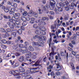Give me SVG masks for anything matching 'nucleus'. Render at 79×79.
Returning a JSON list of instances; mask_svg holds the SVG:
<instances>
[{"mask_svg": "<svg viewBox=\"0 0 79 79\" xmlns=\"http://www.w3.org/2000/svg\"><path fill=\"white\" fill-rule=\"evenodd\" d=\"M18 23V21L16 22V23L17 24V27L18 28H19V27H21V25L19 23Z\"/></svg>", "mask_w": 79, "mask_h": 79, "instance_id": "32", "label": "nucleus"}, {"mask_svg": "<svg viewBox=\"0 0 79 79\" xmlns=\"http://www.w3.org/2000/svg\"><path fill=\"white\" fill-rule=\"evenodd\" d=\"M11 31V30L10 29H6L5 31V32L6 33H8V32H10Z\"/></svg>", "mask_w": 79, "mask_h": 79, "instance_id": "31", "label": "nucleus"}, {"mask_svg": "<svg viewBox=\"0 0 79 79\" xmlns=\"http://www.w3.org/2000/svg\"><path fill=\"white\" fill-rule=\"evenodd\" d=\"M33 45H39V46H42V43L41 41L38 42L37 43L33 42Z\"/></svg>", "mask_w": 79, "mask_h": 79, "instance_id": "6", "label": "nucleus"}, {"mask_svg": "<svg viewBox=\"0 0 79 79\" xmlns=\"http://www.w3.org/2000/svg\"><path fill=\"white\" fill-rule=\"evenodd\" d=\"M19 70L20 71L21 73H23V72H24V68H23L22 67H19Z\"/></svg>", "mask_w": 79, "mask_h": 79, "instance_id": "16", "label": "nucleus"}, {"mask_svg": "<svg viewBox=\"0 0 79 79\" xmlns=\"http://www.w3.org/2000/svg\"><path fill=\"white\" fill-rule=\"evenodd\" d=\"M19 66V63L18 62H16L15 65H13L12 66V68H16V67H18Z\"/></svg>", "mask_w": 79, "mask_h": 79, "instance_id": "17", "label": "nucleus"}, {"mask_svg": "<svg viewBox=\"0 0 79 79\" xmlns=\"http://www.w3.org/2000/svg\"><path fill=\"white\" fill-rule=\"evenodd\" d=\"M4 11H5L6 13H8V11H9V10L7 8H5L4 9Z\"/></svg>", "mask_w": 79, "mask_h": 79, "instance_id": "53", "label": "nucleus"}, {"mask_svg": "<svg viewBox=\"0 0 79 79\" xmlns=\"http://www.w3.org/2000/svg\"><path fill=\"white\" fill-rule=\"evenodd\" d=\"M70 65L71 66H72V68L73 69H75V68H74V64L73 63H71L70 64Z\"/></svg>", "mask_w": 79, "mask_h": 79, "instance_id": "35", "label": "nucleus"}, {"mask_svg": "<svg viewBox=\"0 0 79 79\" xmlns=\"http://www.w3.org/2000/svg\"><path fill=\"white\" fill-rule=\"evenodd\" d=\"M24 60V56H21L19 58V62L21 63V62H23Z\"/></svg>", "mask_w": 79, "mask_h": 79, "instance_id": "8", "label": "nucleus"}, {"mask_svg": "<svg viewBox=\"0 0 79 79\" xmlns=\"http://www.w3.org/2000/svg\"><path fill=\"white\" fill-rule=\"evenodd\" d=\"M57 68L58 69V71H60L61 69V67L60 66V65H59L57 66Z\"/></svg>", "mask_w": 79, "mask_h": 79, "instance_id": "41", "label": "nucleus"}, {"mask_svg": "<svg viewBox=\"0 0 79 79\" xmlns=\"http://www.w3.org/2000/svg\"><path fill=\"white\" fill-rule=\"evenodd\" d=\"M72 53L73 55L74 56H76V52H74V51H73L72 52Z\"/></svg>", "mask_w": 79, "mask_h": 79, "instance_id": "62", "label": "nucleus"}, {"mask_svg": "<svg viewBox=\"0 0 79 79\" xmlns=\"http://www.w3.org/2000/svg\"><path fill=\"white\" fill-rule=\"evenodd\" d=\"M22 53H27V50H22Z\"/></svg>", "mask_w": 79, "mask_h": 79, "instance_id": "47", "label": "nucleus"}, {"mask_svg": "<svg viewBox=\"0 0 79 79\" xmlns=\"http://www.w3.org/2000/svg\"><path fill=\"white\" fill-rule=\"evenodd\" d=\"M12 19L13 21H16H16H16V20H17V19H16V18L15 17H12Z\"/></svg>", "mask_w": 79, "mask_h": 79, "instance_id": "44", "label": "nucleus"}, {"mask_svg": "<svg viewBox=\"0 0 79 79\" xmlns=\"http://www.w3.org/2000/svg\"><path fill=\"white\" fill-rule=\"evenodd\" d=\"M15 9L12 8L11 9V10L10 11V14H12V13H13H13H14V12H15Z\"/></svg>", "mask_w": 79, "mask_h": 79, "instance_id": "21", "label": "nucleus"}, {"mask_svg": "<svg viewBox=\"0 0 79 79\" xmlns=\"http://www.w3.org/2000/svg\"><path fill=\"white\" fill-rule=\"evenodd\" d=\"M69 35H67V37L68 39H69V38L70 37V36L71 35V34H72L71 32L69 31Z\"/></svg>", "mask_w": 79, "mask_h": 79, "instance_id": "26", "label": "nucleus"}, {"mask_svg": "<svg viewBox=\"0 0 79 79\" xmlns=\"http://www.w3.org/2000/svg\"><path fill=\"white\" fill-rule=\"evenodd\" d=\"M26 58H32V54L30 52H27V54L25 55Z\"/></svg>", "mask_w": 79, "mask_h": 79, "instance_id": "3", "label": "nucleus"}, {"mask_svg": "<svg viewBox=\"0 0 79 79\" xmlns=\"http://www.w3.org/2000/svg\"><path fill=\"white\" fill-rule=\"evenodd\" d=\"M1 8L2 9H3V10H5V7L3 5H1Z\"/></svg>", "mask_w": 79, "mask_h": 79, "instance_id": "60", "label": "nucleus"}, {"mask_svg": "<svg viewBox=\"0 0 79 79\" xmlns=\"http://www.w3.org/2000/svg\"><path fill=\"white\" fill-rule=\"evenodd\" d=\"M6 43L7 44H11V42L10 41H7V42L6 41Z\"/></svg>", "mask_w": 79, "mask_h": 79, "instance_id": "61", "label": "nucleus"}, {"mask_svg": "<svg viewBox=\"0 0 79 79\" xmlns=\"http://www.w3.org/2000/svg\"><path fill=\"white\" fill-rule=\"evenodd\" d=\"M23 51V49L21 48H19L17 50V52H21Z\"/></svg>", "mask_w": 79, "mask_h": 79, "instance_id": "58", "label": "nucleus"}, {"mask_svg": "<svg viewBox=\"0 0 79 79\" xmlns=\"http://www.w3.org/2000/svg\"><path fill=\"white\" fill-rule=\"evenodd\" d=\"M13 15L15 16V17H19V16H21L20 14L19 13H13Z\"/></svg>", "mask_w": 79, "mask_h": 79, "instance_id": "12", "label": "nucleus"}, {"mask_svg": "<svg viewBox=\"0 0 79 79\" xmlns=\"http://www.w3.org/2000/svg\"><path fill=\"white\" fill-rule=\"evenodd\" d=\"M12 6H14L15 8L16 7V6H17V4L16 3L14 4L13 2L12 3Z\"/></svg>", "mask_w": 79, "mask_h": 79, "instance_id": "37", "label": "nucleus"}, {"mask_svg": "<svg viewBox=\"0 0 79 79\" xmlns=\"http://www.w3.org/2000/svg\"><path fill=\"white\" fill-rule=\"evenodd\" d=\"M77 3H78V2H77V3H76L75 4L73 2H72L71 3V5H69V8L70 9H73V6H75V7H77Z\"/></svg>", "mask_w": 79, "mask_h": 79, "instance_id": "5", "label": "nucleus"}, {"mask_svg": "<svg viewBox=\"0 0 79 79\" xmlns=\"http://www.w3.org/2000/svg\"><path fill=\"white\" fill-rule=\"evenodd\" d=\"M11 36L13 37V38H14L16 35V33L15 32H13V31H11Z\"/></svg>", "mask_w": 79, "mask_h": 79, "instance_id": "13", "label": "nucleus"}, {"mask_svg": "<svg viewBox=\"0 0 79 79\" xmlns=\"http://www.w3.org/2000/svg\"><path fill=\"white\" fill-rule=\"evenodd\" d=\"M65 8V10L66 11H69V8L68 7V6H65V7H64Z\"/></svg>", "mask_w": 79, "mask_h": 79, "instance_id": "33", "label": "nucleus"}, {"mask_svg": "<svg viewBox=\"0 0 79 79\" xmlns=\"http://www.w3.org/2000/svg\"><path fill=\"white\" fill-rule=\"evenodd\" d=\"M53 56H54V51L52 49V52L49 54V60L51 62V63H53Z\"/></svg>", "mask_w": 79, "mask_h": 79, "instance_id": "1", "label": "nucleus"}, {"mask_svg": "<svg viewBox=\"0 0 79 79\" xmlns=\"http://www.w3.org/2000/svg\"><path fill=\"white\" fill-rule=\"evenodd\" d=\"M1 47L2 48H6V46L2 44L1 45Z\"/></svg>", "mask_w": 79, "mask_h": 79, "instance_id": "38", "label": "nucleus"}, {"mask_svg": "<svg viewBox=\"0 0 79 79\" xmlns=\"http://www.w3.org/2000/svg\"><path fill=\"white\" fill-rule=\"evenodd\" d=\"M75 56L76 57V58H79V54H77V55H75Z\"/></svg>", "mask_w": 79, "mask_h": 79, "instance_id": "64", "label": "nucleus"}, {"mask_svg": "<svg viewBox=\"0 0 79 79\" xmlns=\"http://www.w3.org/2000/svg\"><path fill=\"white\" fill-rule=\"evenodd\" d=\"M54 23L55 24L54 25H51V29L53 30L55 28H56V22L55 21Z\"/></svg>", "mask_w": 79, "mask_h": 79, "instance_id": "9", "label": "nucleus"}, {"mask_svg": "<svg viewBox=\"0 0 79 79\" xmlns=\"http://www.w3.org/2000/svg\"><path fill=\"white\" fill-rule=\"evenodd\" d=\"M27 15V12L24 11V12L23 13V16H26Z\"/></svg>", "mask_w": 79, "mask_h": 79, "instance_id": "40", "label": "nucleus"}, {"mask_svg": "<svg viewBox=\"0 0 79 79\" xmlns=\"http://www.w3.org/2000/svg\"><path fill=\"white\" fill-rule=\"evenodd\" d=\"M28 49L29 50L31 51V52H33V51H34V48L31 46H29V47Z\"/></svg>", "mask_w": 79, "mask_h": 79, "instance_id": "19", "label": "nucleus"}, {"mask_svg": "<svg viewBox=\"0 0 79 79\" xmlns=\"http://www.w3.org/2000/svg\"><path fill=\"white\" fill-rule=\"evenodd\" d=\"M33 27L35 28V29H37L38 28V27L37 26V25L36 24H34L33 25Z\"/></svg>", "mask_w": 79, "mask_h": 79, "instance_id": "39", "label": "nucleus"}, {"mask_svg": "<svg viewBox=\"0 0 79 79\" xmlns=\"http://www.w3.org/2000/svg\"><path fill=\"white\" fill-rule=\"evenodd\" d=\"M21 19L23 21H26V18L24 16H22L21 17Z\"/></svg>", "mask_w": 79, "mask_h": 79, "instance_id": "30", "label": "nucleus"}, {"mask_svg": "<svg viewBox=\"0 0 79 79\" xmlns=\"http://www.w3.org/2000/svg\"><path fill=\"white\" fill-rule=\"evenodd\" d=\"M33 13H34V11H33V10H30L29 12L28 13L27 15L28 16H32L33 15Z\"/></svg>", "mask_w": 79, "mask_h": 79, "instance_id": "10", "label": "nucleus"}, {"mask_svg": "<svg viewBox=\"0 0 79 79\" xmlns=\"http://www.w3.org/2000/svg\"><path fill=\"white\" fill-rule=\"evenodd\" d=\"M15 55L16 56H20V54L18 53H15Z\"/></svg>", "mask_w": 79, "mask_h": 79, "instance_id": "54", "label": "nucleus"}, {"mask_svg": "<svg viewBox=\"0 0 79 79\" xmlns=\"http://www.w3.org/2000/svg\"><path fill=\"white\" fill-rule=\"evenodd\" d=\"M19 48H24L25 47V46L24 45H23L22 44H20L19 45Z\"/></svg>", "mask_w": 79, "mask_h": 79, "instance_id": "29", "label": "nucleus"}, {"mask_svg": "<svg viewBox=\"0 0 79 79\" xmlns=\"http://www.w3.org/2000/svg\"><path fill=\"white\" fill-rule=\"evenodd\" d=\"M12 3H13V2H11L10 1H8L7 2V4L8 5H11L12 6Z\"/></svg>", "mask_w": 79, "mask_h": 79, "instance_id": "43", "label": "nucleus"}, {"mask_svg": "<svg viewBox=\"0 0 79 79\" xmlns=\"http://www.w3.org/2000/svg\"><path fill=\"white\" fill-rule=\"evenodd\" d=\"M20 12L21 13H23V12H24V10L22 8H20Z\"/></svg>", "mask_w": 79, "mask_h": 79, "instance_id": "57", "label": "nucleus"}, {"mask_svg": "<svg viewBox=\"0 0 79 79\" xmlns=\"http://www.w3.org/2000/svg\"><path fill=\"white\" fill-rule=\"evenodd\" d=\"M56 76H60V72H57L56 73Z\"/></svg>", "mask_w": 79, "mask_h": 79, "instance_id": "50", "label": "nucleus"}, {"mask_svg": "<svg viewBox=\"0 0 79 79\" xmlns=\"http://www.w3.org/2000/svg\"><path fill=\"white\" fill-rule=\"evenodd\" d=\"M55 64H56L57 66L60 65V62H59V61H58L55 60Z\"/></svg>", "mask_w": 79, "mask_h": 79, "instance_id": "25", "label": "nucleus"}, {"mask_svg": "<svg viewBox=\"0 0 79 79\" xmlns=\"http://www.w3.org/2000/svg\"><path fill=\"white\" fill-rule=\"evenodd\" d=\"M35 34H38V35H40V34L42 35L43 34V33L42 32L40 31V32H39V31L38 30H36L35 31Z\"/></svg>", "mask_w": 79, "mask_h": 79, "instance_id": "14", "label": "nucleus"}, {"mask_svg": "<svg viewBox=\"0 0 79 79\" xmlns=\"http://www.w3.org/2000/svg\"><path fill=\"white\" fill-rule=\"evenodd\" d=\"M3 43V44H6V40H0V43Z\"/></svg>", "mask_w": 79, "mask_h": 79, "instance_id": "23", "label": "nucleus"}, {"mask_svg": "<svg viewBox=\"0 0 79 79\" xmlns=\"http://www.w3.org/2000/svg\"><path fill=\"white\" fill-rule=\"evenodd\" d=\"M39 65V61H36L35 64L32 65V66H38Z\"/></svg>", "mask_w": 79, "mask_h": 79, "instance_id": "15", "label": "nucleus"}, {"mask_svg": "<svg viewBox=\"0 0 79 79\" xmlns=\"http://www.w3.org/2000/svg\"><path fill=\"white\" fill-rule=\"evenodd\" d=\"M55 3L56 2L55 0H51L50 2V6H49L50 10H53L54 9V8H55Z\"/></svg>", "mask_w": 79, "mask_h": 79, "instance_id": "2", "label": "nucleus"}, {"mask_svg": "<svg viewBox=\"0 0 79 79\" xmlns=\"http://www.w3.org/2000/svg\"><path fill=\"white\" fill-rule=\"evenodd\" d=\"M38 22H39V23H42V22H43V21H42V19H40L38 20Z\"/></svg>", "mask_w": 79, "mask_h": 79, "instance_id": "63", "label": "nucleus"}, {"mask_svg": "<svg viewBox=\"0 0 79 79\" xmlns=\"http://www.w3.org/2000/svg\"><path fill=\"white\" fill-rule=\"evenodd\" d=\"M27 74L26 73H23V75H24V79H32L33 78L32 77V76L31 75H28L27 76H26V75Z\"/></svg>", "mask_w": 79, "mask_h": 79, "instance_id": "4", "label": "nucleus"}, {"mask_svg": "<svg viewBox=\"0 0 79 79\" xmlns=\"http://www.w3.org/2000/svg\"><path fill=\"white\" fill-rule=\"evenodd\" d=\"M53 68V66H52V65H50L47 68L48 69H48H52Z\"/></svg>", "mask_w": 79, "mask_h": 79, "instance_id": "46", "label": "nucleus"}, {"mask_svg": "<svg viewBox=\"0 0 79 79\" xmlns=\"http://www.w3.org/2000/svg\"><path fill=\"white\" fill-rule=\"evenodd\" d=\"M12 48L14 50H16L18 48V45H14L13 46Z\"/></svg>", "mask_w": 79, "mask_h": 79, "instance_id": "36", "label": "nucleus"}, {"mask_svg": "<svg viewBox=\"0 0 79 79\" xmlns=\"http://www.w3.org/2000/svg\"><path fill=\"white\" fill-rule=\"evenodd\" d=\"M43 36H42V35H40L38 37V39H40V40H42V38Z\"/></svg>", "mask_w": 79, "mask_h": 79, "instance_id": "56", "label": "nucleus"}, {"mask_svg": "<svg viewBox=\"0 0 79 79\" xmlns=\"http://www.w3.org/2000/svg\"><path fill=\"white\" fill-rule=\"evenodd\" d=\"M58 10L59 11H63V9L61 8L58 7Z\"/></svg>", "mask_w": 79, "mask_h": 79, "instance_id": "48", "label": "nucleus"}, {"mask_svg": "<svg viewBox=\"0 0 79 79\" xmlns=\"http://www.w3.org/2000/svg\"><path fill=\"white\" fill-rule=\"evenodd\" d=\"M37 54L35 52H33L32 53L33 56H32V58L33 60H35V59L36 58H37Z\"/></svg>", "mask_w": 79, "mask_h": 79, "instance_id": "11", "label": "nucleus"}, {"mask_svg": "<svg viewBox=\"0 0 79 79\" xmlns=\"http://www.w3.org/2000/svg\"><path fill=\"white\" fill-rule=\"evenodd\" d=\"M27 23L26 21H25L23 22L22 24L23 26H25L27 25Z\"/></svg>", "mask_w": 79, "mask_h": 79, "instance_id": "34", "label": "nucleus"}, {"mask_svg": "<svg viewBox=\"0 0 79 79\" xmlns=\"http://www.w3.org/2000/svg\"><path fill=\"white\" fill-rule=\"evenodd\" d=\"M18 32L19 34H22V31L21 30H19L18 31Z\"/></svg>", "mask_w": 79, "mask_h": 79, "instance_id": "45", "label": "nucleus"}, {"mask_svg": "<svg viewBox=\"0 0 79 79\" xmlns=\"http://www.w3.org/2000/svg\"><path fill=\"white\" fill-rule=\"evenodd\" d=\"M33 15L35 17H36V18L37 17V14H36V13H34L33 12Z\"/></svg>", "mask_w": 79, "mask_h": 79, "instance_id": "52", "label": "nucleus"}, {"mask_svg": "<svg viewBox=\"0 0 79 79\" xmlns=\"http://www.w3.org/2000/svg\"><path fill=\"white\" fill-rule=\"evenodd\" d=\"M16 26V24L15 23H13L12 25L10 26V27L11 29H14V27Z\"/></svg>", "mask_w": 79, "mask_h": 79, "instance_id": "20", "label": "nucleus"}, {"mask_svg": "<svg viewBox=\"0 0 79 79\" xmlns=\"http://www.w3.org/2000/svg\"><path fill=\"white\" fill-rule=\"evenodd\" d=\"M35 69H34V68L33 69H30V71L31 73H37L38 72V71H34Z\"/></svg>", "mask_w": 79, "mask_h": 79, "instance_id": "24", "label": "nucleus"}, {"mask_svg": "<svg viewBox=\"0 0 79 79\" xmlns=\"http://www.w3.org/2000/svg\"><path fill=\"white\" fill-rule=\"evenodd\" d=\"M39 37V36L37 35H35V36H33V39H37V38H38Z\"/></svg>", "mask_w": 79, "mask_h": 79, "instance_id": "49", "label": "nucleus"}, {"mask_svg": "<svg viewBox=\"0 0 79 79\" xmlns=\"http://www.w3.org/2000/svg\"><path fill=\"white\" fill-rule=\"evenodd\" d=\"M48 7H47V6H45L44 7L43 9H44V10H45V11H47V10H48Z\"/></svg>", "mask_w": 79, "mask_h": 79, "instance_id": "42", "label": "nucleus"}, {"mask_svg": "<svg viewBox=\"0 0 79 79\" xmlns=\"http://www.w3.org/2000/svg\"><path fill=\"white\" fill-rule=\"evenodd\" d=\"M13 76H15V77H16V78H17L18 79H19V78L20 77V75L17 74L15 75V74H14Z\"/></svg>", "mask_w": 79, "mask_h": 79, "instance_id": "22", "label": "nucleus"}, {"mask_svg": "<svg viewBox=\"0 0 79 79\" xmlns=\"http://www.w3.org/2000/svg\"><path fill=\"white\" fill-rule=\"evenodd\" d=\"M60 6H62V7H66V5H65V3H63L62 2H60Z\"/></svg>", "mask_w": 79, "mask_h": 79, "instance_id": "18", "label": "nucleus"}, {"mask_svg": "<svg viewBox=\"0 0 79 79\" xmlns=\"http://www.w3.org/2000/svg\"><path fill=\"white\" fill-rule=\"evenodd\" d=\"M42 20L43 21H45L47 20V21L48 20V18L47 17H43L42 18Z\"/></svg>", "mask_w": 79, "mask_h": 79, "instance_id": "27", "label": "nucleus"}, {"mask_svg": "<svg viewBox=\"0 0 79 79\" xmlns=\"http://www.w3.org/2000/svg\"><path fill=\"white\" fill-rule=\"evenodd\" d=\"M6 2H7V0H3V1L2 2V4L3 5L4 3H6Z\"/></svg>", "mask_w": 79, "mask_h": 79, "instance_id": "59", "label": "nucleus"}, {"mask_svg": "<svg viewBox=\"0 0 79 79\" xmlns=\"http://www.w3.org/2000/svg\"><path fill=\"white\" fill-rule=\"evenodd\" d=\"M2 35L3 36H4V37H9V36H10V35L9 34L7 33L6 34V35L5 34H3Z\"/></svg>", "mask_w": 79, "mask_h": 79, "instance_id": "28", "label": "nucleus"}, {"mask_svg": "<svg viewBox=\"0 0 79 79\" xmlns=\"http://www.w3.org/2000/svg\"><path fill=\"white\" fill-rule=\"evenodd\" d=\"M0 30L1 32H5V29H3V28H0Z\"/></svg>", "mask_w": 79, "mask_h": 79, "instance_id": "51", "label": "nucleus"}, {"mask_svg": "<svg viewBox=\"0 0 79 79\" xmlns=\"http://www.w3.org/2000/svg\"><path fill=\"white\" fill-rule=\"evenodd\" d=\"M57 7L58 8H60L61 7V6L60 5V3L57 4L56 5Z\"/></svg>", "mask_w": 79, "mask_h": 79, "instance_id": "55", "label": "nucleus"}, {"mask_svg": "<svg viewBox=\"0 0 79 79\" xmlns=\"http://www.w3.org/2000/svg\"><path fill=\"white\" fill-rule=\"evenodd\" d=\"M9 73L11 74H15V73L16 74H19L20 73V72L18 70H15V71L12 70V71H10L9 72Z\"/></svg>", "mask_w": 79, "mask_h": 79, "instance_id": "7", "label": "nucleus"}]
</instances>
